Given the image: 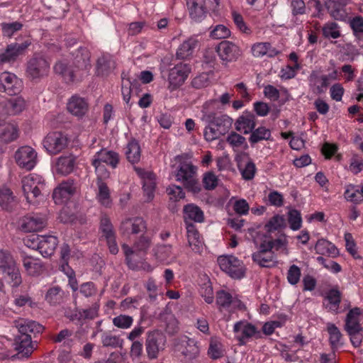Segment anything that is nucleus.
Masks as SVG:
<instances>
[{"label": "nucleus", "mask_w": 363, "mask_h": 363, "mask_svg": "<svg viewBox=\"0 0 363 363\" xmlns=\"http://www.w3.org/2000/svg\"><path fill=\"white\" fill-rule=\"evenodd\" d=\"M152 245V236L143 234L133 243V247L127 244L122 245V249L125 256L128 267L133 269L137 268L138 261L140 260Z\"/></svg>", "instance_id": "1"}, {"label": "nucleus", "mask_w": 363, "mask_h": 363, "mask_svg": "<svg viewBox=\"0 0 363 363\" xmlns=\"http://www.w3.org/2000/svg\"><path fill=\"white\" fill-rule=\"evenodd\" d=\"M76 62L77 63V70H71L66 64L62 62L57 63L54 69L56 73L62 74L68 82L79 80L83 76L87 74V70L90 67L89 52L85 49L82 50V56L77 55Z\"/></svg>", "instance_id": "2"}, {"label": "nucleus", "mask_w": 363, "mask_h": 363, "mask_svg": "<svg viewBox=\"0 0 363 363\" xmlns=\"http://www.w3.org/2000/svg\"><path fill=\"white\" fill-rule=\"evenodd\" d=\"M175 160L179 163L176 173V179L182 182L190 191L196 194L199 192L201 186L196 177V168L182 156H177Z\"/></svg>", "instance_id": "3"}, {"label": "nucleus", "mask_w": 363, "mask_h": 363, "mask_svg": "<svg viewBox=\"0 0 363 363\" xmlns=\"http://www.w3.org/2000/svg\"><path fill=\"white\" fill-rule=\"evenodd\" d=\"M119 162V156L114 151L107 149H101L93 157L92 165L95 168L96 177L99 178H108L109 172L106 165L116 168Z\"/></svg>", "instance_id": "4"}, {"label": "nucleus", "mask_w": 363, "mask_h": 363, "mask_svg": "<svg viewBox=\"0 0 363 363\" xmlns=\"http://www.w3.org/2000/svg\"><path fill=\"white\" fill-rule=\"evenodd\" d=\"M25 245L31 249L37 250L44 257L51 256L58 244L54 235H31L24 240Z\"/></svg>", "instance_id": "5"}, {"label": "nucleus", "mask_w": 363, "mask_h": 363, "mask_svg": "<svg viewBox=\"0 0 363 363\" xmlns=\"http://www.w3.org/2000/svg\"><path fill=\"white\" fill-rule=\"evenodd\" d=\"M23 194L28 203H34L33 200L41 196L45 183L42 176L37 174H29L21 180Z\"/></svg>", "instance_id": "6"}, {"label": "nucleus", "mask_w": 363, "mask_h": 363, "mask_svg": "<svg viewBox=\"0 0 363 363\" xmlns=\"http://www.w3.org/2000/svg\"><path fill=\"white\" fill-rule=\"evenodd\" d=\"M213 104V101H208L203 104L201 110L202 116L201 118L204 122H212L218 130L222 135H224L231 128L233 119L227 115L216 116L210 110Z\"/></svg>", "instance_id": "7"}, {"label": "nucleus", "mask_w": 363, "mask_h": 363, "mask_svg": "<svg viewBox=\"0 0 363 363\" xmlns=\"http://www.w3.org/2000/svg\"><path fill=\"white\" fill-rule=\"evenodd\" d=\"M222 271L233 279H240L245 277L246 268L243 262L233 255H222L218 258Z\"/></svg>", "instance_id": "8"}, {"label": "nucleus", "mask_w": 363, "mask_h": 363, "mask_svg": "<svg viewBox=\"0 0 363 363\" xmlns=\"http://www.w3.org/2000/svg\"><path fill=\"white\" fill-rule=\"evenodd\" d=\"M233 333L235 338L241 345L261 337V332L258 328L246 320L235 323L233 326Z\"/></svg>", "instance_id": "9"}, {"label": "nucleus", "mask_w": 363, "mask_h": 363, "mask_svg": "<svg viewBox=\"0 0 363 363\" xmlns=\"http://www.w3.org/2000/svg\"><path fill=\"white\" fill-rule=\"evenodd\" d=\"M174 350L178 352L185 362L196 359L200 352L197 342L187 336H182L175 340Z\"/></svg>", "instance_id": "10"}, {"label": "nucleus", "mask_w": 363, "mask_h": 363, "mask_svg": "<svg viewBox=\"0 0 363 363\" xmlns=\"http://www.w3.org/2000/svg\"><path fill=\"white\" fill-rule=\"evenodd\" d=\"M47 223L45 215L32 213L21 217L18 220V228L25 233L36 232L43 230Z\"/></svg>", "instance_id": "11"}, {"label": "nucleus", "mask_w": 363, "mask_h": 363, "mask_svg": "<svg viewBox=\"0 0 363 363\" xmlns=\"http://www.w3.org/2000/svg\"><path fill=\"white\" fill-rule=\"evenodd\" d=\"M166 347V337L159 331H153L148 334L145 349L147 357L150 359H157L160 352L164 350Z\"/></svg>", "instance_id": "12"}, {"label": "nucleus", "mask_w": 363, "mask_h": 363, "mask_svg": "<svg viewBox=\"0 0 363 363\" xmlns=\"http://www.w3.org/2000/svg\"><path fill=\"white\" fill-rule=\"evenodd\" d=\"M16 164L26 170L33 169L37 164V152L30 146L24 145L17 149L14 154Z\"/></svg>", "instance_id": "13"}, {"label": "nucleus", "mask_w": 363, "mask_h": 363, "mask_svg": "<svg viewBox=\"0 0 363 363\" xmlns=\"http://www.w3.org/2000/svg\"><path fill=\"white\" fill-rule=\"evenodd\" d=\"M77 184L71 179L64 181L59 184L53 190L52 199L56 204L66 203L76 194Z\"/></svg>", "instance_id": "14"}, {"label": "nucleus", "mask_w": 363, "mask_h": 363, "mask_svg": "<svg viewBox=\"0 0 363 363\" xmlns=\"http://www.w3.org/2000/svg\"><path fill=\"white\" fill-rule=\"evenodd\" d=\"M68 138L61 132L48 133L43 139V145L47 152L56 155L63 150L67 145Z\"/></svg>", "instance_id": "15"}, {"label": "nucleus", "mask_w": 363, "mask_h": 363, "mask_svg": "<svg viewBox=\"0 0 363 363\" xmlns=\"http://www.w3.org/2000/svg\"><path fill=\"white\" fill-rule=\"evenodd\" d=\"M23 87V81L15 74L4 72L0 74V91L9 95L20 93Z\"/></svg>", "instance_id": "16"}, {"label": "nucleus", "mask_w": 363, "mask_h": 363, "mask_svg": "<svg viewBox=\"0 0 363 363\" xmlns=\"http://www.w3.org/2000/svg\"><path fill=\"white\" fill-rule=\"evenodd\" d=\"M191 68L187 64L179 63L169 72V89L172 91L182 86L188 77Z\"/></svg>", "instance_id": "17"}, {"label": "nucleus", "mask_w": 363, "mask_h": 363, "mask_svg": "<svg viewBox=\"0 0 363 363\" xmlns=\"http://www.w3.org/2000/svg\"><path fill=\"white\" fill-rule=\"evenodd\" d=\"M134 170L142 180L145 201H151L155 196L156 186L155 175L151 171L145 170L136 166H134Z\"/></svg>", "instance_id": "18"}, {"label": "nucleus", "mask_w": 363, "mask_h": 363, "mask_svg": "<svg viewBox=\"0 0 363 363\" xmlns=\"http://www.w3.org/2000/svg\"><path fill=\"white\" fill-rule=\"evenodd\" d=\"M50 65L43 57L34 55L27 64L26 74L33 79L46 75L49 71Z\"/></svg>", "instance_id": "19"}, {"label": "nucleus", "mask_w": 363, "mask_h": 363, "mask_svg": "<svg viewBox=\"0 0 363 363\" xmlns=\"http://www.w3.org/2000/svg\"><path fill=\"white\" fill-rule=\"evenodd\" d=\"M146 229V223L143 218L140 217L125 218L122 220L119 227V231L124 237H128L130 234L145 233Z\"/></svg>", "instance_id": "20"}, {"label": "nucleus", "mask_w": 363, "mask_h": 363, "mask_svg": "<svg viewBox=\"0 0 363 363\" xmlns=\"http://www.w3.org/2000/svg\"><path fill=\"white\" fill-rule=\"evenodd\" d=\"M216 52L220 60L227 62L236 60L242 53L238 45L228 40L220 42L216 48Z\"/></svg>", "instance_id": "21"}, {"label": "nucleus", "mask_w": 363, "mask_h": 363, "mask_svg": "<svg viewBox=\"0 0 363 363\" xmlns=\"http://www.w3.org/2000/svg\"><path fill=\"white\" fill-rule=\"evenodd\" d=\"M36 348L37 342L29 335H21L15 339L14 349L21 357H28Z\"/></svg>", "instance_id": "22"}, {"label": "nucleus", "mask_w": 363, "mask_h": 363, "mask_svg": "<svg viewBox=\"0 0 363 363\" xmlns=\"http://www.w3.org/2000/svg\"><path fill=\"white\" fill-rule=\"evenodd\" d=\"M252 259L263 267H271L276 264L275 257L272 250L267 249L265 242L261 244L259 250L252 255Z\"/></svg>", "instance_id": "23"}, {"label": "nucleus", "mask_w": 363, "mask_h": 363, "mask_svg": "<svg viewBox=\"0 0 363 363\" xmlns=\"http://www.w3.org/2000/svg\"><path fill=\"white\" fill-rule=\"evenodd\" d=\"M217 304L224 308L242 309L244 304L238 298L237 296H233L224 290L220 291L217 294Z\"/></svg>", "instance_id": "24"}, {"label": "nucleus", "mask_w": 363, "mask_h": 363, "mask_svg": "<svg viewBox=\"0 0 363 363\" xmlns=\"http://www.w3.org/2000/svg\"><path fill=\"white\" fill-rule=\"evenodd\" d=\"M152 255L153 259L159 262L171 263L176 260L177 255L173 252L171 245H157L152 249Z\"/></svg>", "instance_id": "25"}, {"label": "nucleus", "mask_w": 363, "mask_h": 363, "mask_svg": "<svg viewBox=\"0 0 363 363\" xmlns=\"http://www.w3.org/2000/svg\"><path fill=\"white\" fill-rule=\"evenodd\" d=\"M75 165V157L72 155L60 157L52 166L54 174L67 175L73 170Z\"/></svg>", "instance_id": "26"}, {"label": "nucleus", "mask_w": 363, "mask_h": 363, "mask_svg": "<svg viewBox=\"0 0 363 363\" xmlns=\"http://www.w3.org/2000/svg\"><path fill=\"white\" fill-rule=\"evenodd\" d=\"M30 44L28 41L22 43H13L0 54V62H9L15 60Z\"/></svg>", "instance_id": "27"}, {"label": "nucleus", "mask_w": 363, "mask_h": 363, "mask_svg": "<svg viewBox=\"0 0 363 363\" xmlns=\"http://www.w3.org/2000/svg\"><path fill=\"white\" fill-rule=\"evenodd\" d=\"M107 178H99L97 177L96 189L95 195L96 201L103 206L108 208L112 204L110 189L104 182Z\"/></svg>", "instance_id": "28"}, {"label": "nucleus", "mask_w": 363, "mask_h": 363, "mask_svg": "<svg viewBox=\"0 0 363 363\" xmlns=\"http://www.w3.org/2000/svg\"><path fill=\"white\" fill-rule=\"evenodd\" d=\"M87 101L78 96H72L67 103L68 111L74 116L82 117L88 111Z\"/></svg>", "instance_id": "29"}, {"label": "nucleus", "mask_w": 363, "mask_h": 363, "mask_svg": "<svg viewBox=\"0 0 363 363\" xmlns=\"http://www.w3.org/2000/svg\"><path fill=\"white\" fill-rule=\"evenodd\" d=\"M6 116H16L23 111L26 107V101L22 96L11 98L2 102Z\"/></svg>", "instance_id": "30"}, {"label": "nucleus", "mask_w": 363, "mask_h": 363, "mask_svg": "<svg viewBox=\"0 0 363 363\" xmlns=\"http://www.w3.org/2000/svg\"><path fill=\"white\" fill-rule=\"evenodd\" d=\"M20 135L18 125L15 121L7 123L0 131V141L8 144L16 140Z\"/></svg>", "instance_id": "31"}, {"label": "nucleus", "mask_w": 363, "mask_h": 363, "mask_svg": "<svg viewBox=\"0 0 363 363\" xmlns=\"http://www.w3.org/2000/svg\"><path fill=\"white\" fill-rule=\"evenodd\" d=\"M309 85L313 91L323 93L326 91L328 84L326 74L320 70H313L308 78Z\"/></svg>", "instance_id": "32"}, {"label": "nucleus", "mask_w": 363, "mask_h": 363, "mask_svg": "<svg viewBox=\"0 0 363 363\" xmlns=\"http://www.w3.org/2000/svg\"><path fill=\"white\" fill-rule=\"evenodd\" d=\"M186 236L188 244L196 253H201L203 249V242L195 226L192 224L186 225Z\"/></svg>", "instance_id": "33"}, {"label": "nucleus", "mask_w": 363, "mask_h": 363, "mask_svg": "<svg viewBox=\"0 0 363 363\" xmlns=\"http://www.w3.org/2000/svg\"><path fill=\"white\" fill-rule=\"evenodd\" d=\"M235 127L238 131L243 134L251 133L255 127V118L254 115L250 113H243L237 119Z\"/></svg>", "instance_id": "34"}, {"label": "nucleus", "mask_w": 363, "mask_h": 363, "mask_svg": "<svg viewBox=\"0 0 363 363\" xmlns=\"http://www.w3.org/2000/svg\"><path fill=\"white\" fill-rule=\"evenodd\" d=\"M251 52L255 57H262L264 55L274 57L279 52L273 48L269 43L259 42L252 45Z\"/></svg>", "instance_id": "35"}, {"label": "nucleus", "mask_w": 363, "mask_h": 363, "mask_svg": "<svg viewBox=\"0 0 363 363\" xmlns=\"http://www.w3.org/2000/svg\"><path fill=\"white\" fill-rule=\"evenodd\" d=\"M16 327L21 335L39 333L43 331V326L39 323L26 319H21L16 322Z\"/></svg>", "instance_id": "36"}, {"label": "nucleus", "mask_w": 363, "mask_h": 363, "mask_svg": "<svg viewBox=\"0 0 363 363\" xmlns=\"http://www.w3.org/2000/svg\"><path fill=\"white\" fill-rule=\"evenodd\" d=\"M361 312L359 308H354L350 311L345 320L346 331L362 330L359 325Z\"/></svg>", "instance_id": "37"}, {"label": "nucleus", "mask_w": 363, "mask_h": 363, "mask_svg": "<svg viewBox=\"0 0 363 363\" xmlns=\"http://www.w3.org/2000/svg\"><path fill=\"white\" fill-rule=\"evenodd\" d=\"M23 265L26 272L30 276L39 274L43 269L41 262L31 256H24L23 258Z\"/></svg>", "instance_id": "38"}, {"label": "nucleus", "mask_w": 363, "mask_h": 363, "mask_svg": "<svg viewBox=\"0 0 363 363\" xmlns=\"http://www.w3.org/2000/svg\"><path fill=\"white\" fill-rule=\"evenodd\" d=\"M196 46L197 40L194 38L187 39L178 48L177 57L179 59H187L191 56Z\"/></svg>", "instance_id": "39"}, {"label": "nucleus", "mask_w": 363, "mask_h": 363, "mask_svg": "<svg viewBox=\"0 0 363 363\" xmlns=\"http://www.w3.org/2000/svg\"><path fill=\"white\" fill-rule=\"evenodd\" d=\"M184 218L185 220H190L201 223L203 221V212L194 204H187L184 207Z\"/></svg>", "instance_id": "40"}, {"label": "nucleus", "mask_w": 363, "mask_h": 363, "mask_svg": "<svg viewBox=\"0 0 363 363\" xmlns=\"http://www.w3.org/2000/svg\"><path fill=\"white\" fill-rule=\"evenodd\" d=\"M125 155L128 160L134 164L140 160L141 151L138 142L135 140H131L128 142L125 149Z\"/></svg>", "instance_id": "41"}, {"label": "nucleus", "mask_w": 363, "mask_h": 363, "mask_svg": "<svg viewBox=\"0 0 363 363\" xmlns=\"http://www.w3.org/2000/svg\"><path fill=\"white\" fill-rule=\"evenodd\" d=\"M315 250L316 253L323 255L335 256L337 254L336 247L332 242L325 239L318 240L315 246Z\"/></svg>", "instance_id": "42"}, {"label": "nucleus", "mask_w": 363, "mask_h": 363, "mask_svg": "<svg viewBox=\"0 0 363 363\" xmlns=\"http://www.w3.org/2000/svg\"><path fill=\"white\" fill-rule=\"evenodd\" d=\"M340 302V292L335 289H331L327 294L324 305L329 311L337 312Z\"/></svg>", "instance_id": "43"}, {"label": "nucleus", "mask_w": 363, "mask_h": 363, "mask_svg": "<svg viewBox=\"0 0 363 363\" xmlns=\"http://www.w3.org/2000/svg\"><path fill=\"white\" fill-rule=\"evenodd\" d=\"M187 6L191 18L195 21H200L204 16L206 11L201 0L189 1Z\"/></svg>", "instance_id": "44"}, {"label": "nucleus", "mask_w": 363, "mask_h": 363, "mask_svg": "<svg viewBox=\"0 0 363 363\" xmlns=\"http://www.w3.org/2000/svg\"><path fill=\"white\" fill-rule=\"evenodd\" d=\"M227 142L235 151H238L247 147L245 138L235 132H232L228 135Z\"/></svg>", "instance_id": "45"}, {"label": "nucleus", "mask_w": 363, "mask_h": 363, "mask_svg": "<svg viewBox=\"0 0 363 363\" xmlns=\"http://www.w3.org/2000/svg\"><path fill=\"white\" fill-rule=\"evenodd\" d=\"M15 264L16 262L9 251L0 250V272L4 274Z\"/></svg>", "instance_id": "46"}, {"label": "nucleus", "mask_w": 363, "mask_h": 363, "mask_svg": "<svg viewBox=\"0 0 363 363\" xmlns=\"http://www.w3.org/2000/svg\"><path fill=\"white\" fill-rule=\"evenodd\" d=\"M267 249L272 250L274 249L277 251H279L284 254L288 253L287 245L288 240L285 235L281 236L274 240L265 241Z\"/></svg>", "instance_id": "47"}, {"label": "nucleus", "mask_w": 363, "mask_h": 363, "mask_svg": "<svg viewBox=\"0 0 363 363\" xmlns=\"http://www.w3.org/2000/svg\"><path fill=\"white\" fill-rule=\"evenodd\" d=\"M286 227V220L284 216L275 215L269 219L265 225V229L268 232H274Z\"/></svg>", "instance_id": "48"}, {"label": "nucleus", "mask_w": 363, "mask_h": 363, "mask_svg": "<svg viewBox=\"0 0 363 363\" xmlns=\"http://www.w3.org/2000/svg\"><path fill=\"white\" fill-rule=\"evenodd\" d=\"M200 294L208 303H211L214 300L213 291L208 277H205L200 287Z\"/></svg>", "instance_id": "49"}, {"label": "nucleus", "mask_w": 363, "mask_h": 363, "mask_svg": "<svg viewBox=\"0 0 363 363\" xmlns=\"http://www.w3.org/2000/svg\"><path fill=\"white\" fill-rule=\"evenodd\" d=\"M288 221L290 228L296 231L302 226V218L298 211L291 209L288 212Z\"/></svg>", "instance_id": "50"}, {"label": "nucleus", "mask_w": 363, "mask_h": 363, "mask_svg": "<svg viewBox=\"0 0 363 363\" xmlns=\"http://www.w3.org/2000/svg\"><path fill=\"white\" fill-rule=\"evenodd\" d=\"M344 196L347 201L353 203H358L361 201V196L359 186L352 184L347 185L345 186Z\"/></svg>", "instance_id": "51"}, {"label": "nucleus", "mask_w": 363, "mask_h": 363, "mask_svg": "<svg viewBox=\"0 0 363 363\" xmlns=\"http://www.w3.org/2000/svg\"><path fill=\"white\" fill-rule=\"evenodd\" d=\"M208 353L209 356L214 359L223 357V348L220 341L216 338H212L211 340Z\"/></svg>", "instance_id": "52"}, {"label": "nucleus", "mask_w": 363, "mask_h": 363, "mask_svg": "<svg viewBox=\"0 0 363 363\" xmlns=\"http://www.w3.org/2000/svg\"><path fill=\"white\" fill-rule=\"evenodd\" d=\"M114 68V62L109 57L103 56L97 62V73L100 75L106 74Z\"/></svg>", "instance_id": "53"}, {"label": "nucleus", "mask_w": 363, "mask_h": 363, "mask_svg": "<svg viewBox=\"0 0 363 363\" xmlns=\"http://www.w3.org/2000/svg\"><path fill=\"white\" fill-rule=\"evenodd\" d=\"M4 273L8 275L9 283L13 287H17L21 284L22 279L16 264H15Z\"/></svg>", "instance_id": "54"}, {"label": "nucleus", "mask_w": 363, "mask_h": 363, "mask_svg": "<svg viewBox=\"0 0 363 363\" xmlns=\"http://www.w3.org/2000/svg\"><path fill=\"white\" fill-rule=\"evenodd\" d=\"M270 135L271 133L268 129L260 127L252 132L250 141L252 143H256L260 140L269 139Z\"/></svg>", "instance_id": "55"}, {"label": "nucleus", "mask_w": 363, "mask_h": 363, "mask_svg": "<svg viewBox=\"0 0 363 363\" xmlns=\"http://www.w3.org/2000/svg\"><path fill=\"white\" fill-rule=\"evenodd\" d=\"M12 192L8 188L0 189V206L3 209H8L13 201Z\"/></svg>", "instance_id": "56"}, {"label": "nucleus", "mask_w": 363, "mask_h": 363, "mask_svg": "<svg viewBox=\"0 0 363 363\" xmlns=\"http://www.w3.org/2000/svg\"><path fill=\"white\" fill-rule=\"evenodd\" d=\"M301 275V272L300 267L296 264H292L287 271L286 279L290 284L296 285L299 282Z\"/></svg>", "instance_id": "57"}, {"label": "nucleus", "mask_w": 363, "mask_h": 363, "mask_svg": "<svg viewBox=\"0 0 363 363\" xmlns=\"http://www.w3.org/2000/svg\"><path fill=\"white\" fill-rule=\"evenodd\" d=\"M328 331L330 335V342L333 347H337L340 344L341 333L333 324H328Z\"/></svg>", "instance_id": "58"}, {"label": "nucleus", "mask_w": 363, "mask_h": 363, "mask_svg": "<svg viewBox=\"0 0 363 363\" xmlns=\"http://www.w3.org/2000/svg\"><path fill=\"white\" fill-rule=\"evenodd\" d=\"M349 24L357 37L363 36V18L360 16L350 19Z\"/></svg>", "instance_id": "59"}, {"label": "nucleus", "mask_w": 363, "mask_h": 363, "mask_svg": "<svg viewBox=\"0 0 363 363\" xmlns=\"http://www.w3.org/2000/svg\"><path fill=\"white\" fill-rule=\"evenodd\" d=\"M167 194L172 201L177 202L184 199L185 194L183 189L177 185H171L167 189Z\"/></svg>", "instance_id": "60"}, {"label": "nucleus", "mask_w": 363, "mask_h": 363, "mask_svg": "<svg viewBox=\"0 0 363 363\" xmlns=\"http://www.w3.org/2000/svg\"><path fill=\"white\" fill-rule=\"evenodd\" d=\"M61 270L67 277L69 285L72 289L74 291H77L78 288L74 271L67 264H62L61 265Z\"/></svg>", "instance_id": "61"}, {"label": "nucleus", "mask_w": 363, "mask_h": 363, "mask_svg": "<svg viewBox=\"0 0 363 363\" xmlns=\"http://www.w3.org/2000/svg\"><path fill=\"white\" fill-rule=\"evenodd\" d=\"M323 33L326 38H337L340 33L338 26L335 22H329L323 28Z\"/></svg>", "instance_id": "62"}, {"label": "nucleus", "mask_w": 363, "mask_h": 363, "mask_svg": "<svg viewBox=\"0 0 363 363\" xmlns=\"http://www.w3.org/2000/svg\"><path fill=\"white\" fill-rule=\"evenodd\" d=\"M133 322V318L126 315H120L113 318V324L116 327L122 329L129 328Z\"/></svg>", "instance_id": "63"}, {"label": "nucleus", "mask_w": 363, "mask_h": 363, "mask_svg": "<svg viewBox=\"0 0 363 363\" xmlns=\"http://www.w3.org/2000/svg\"><path fill=\"white\" fill-rule=\"evenodd\" d=\"M101 342L105 347H118L123 345V340L119 337L110 334H104Z\"/></svg>", "instance_id": "64"}]
</instances>
